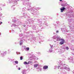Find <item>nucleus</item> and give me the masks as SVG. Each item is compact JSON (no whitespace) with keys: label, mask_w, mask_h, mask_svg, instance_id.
Masks as SVG:
<instances>
[{"label":"nucleus","mask_w":74,"mask_h":74,"mask_svg":"<svg viewBox=\"0 0 74 74\" xmlns=\"http://www.w3.org/2000/svg\"><path fill=\"white\" fill-rule=\"evenodd\" d=\"M1 23H3L2 22H1Z\"/></svg>","instance_id":"obj_17"},{"label":"nucleus","mask_w":74,"mask_h":74,"mask_svg":"<svg viewBox=\"0 0 74 74\" xmlns=\"http://www.w3.org/2000/svg\"><path fill=\"white\" fill-rule=\"evenodd\" d=\"M48 68V67L47 66H45L43 67V69H44V70H46V69H47V68Z\"/></svg>","instance_id":"obj_2"},{"label":"nucleus","mask_w":74,"mask_h":74,"mask_svg":"<svg viewBox=\"0 0 74 74\" xmlns=\"http://www.w3.org/2000/svg\"><path fill=\"white\" fill-rule=\"evenodd\" d=\"M30 61H29L27 63V64H29V63H30Z\"/></svg>","instance_id":"obj_13"},{"label":"nucleus","mask_w":74,"mask_h":74,"mask_svg":"<svg viewBox=\"0 0 74 74\" xmlns=\"http://www.w3.org/2000/svg\"><path fill=\"white\" fill-rule=\"evenodd\" d=\"M60 1H62V0H60Z\"/></svg>","instance_id":"obj_16"},{"label":"nucleus","mask_w":74,"mask_h":74,"mask_svg":"<svg viewBox=\"0 0 74 74\" xmlns=\"http://www.w3.org/2000/svg\"><path fill=\"white\" fill-rule=\"evenodd\" d=\"M18 70H21V68H18Z\"/></svg>","instance_id":"obj_14"},{"label":"nucleus","mask_w":74,"mask_h":74,"mask_svg":"<svg viewBox=\"0 0 74 74\" xmlns=\"http://www.w3.org/2000/svg\"><path fill=\"white\" fill-rule=\"evenodd\" d=\"M22 59H23V57L21 56L20 57V60H22Z\"/></svg>","instance_id":"obj_12"},{"label":"nucleus","mask_w":74,"mask_h":74,"mask_svg":"<svg viewBox=\"0 0 74 74\" xmlns=\"http://www.w3.org/2000/svg\"><path fill=\"white\" fill-rule=\"evenodd\" d=\"M22 44H23V42H20V45H22Z\"/></svg>","instance_id":"obj_9"},{"label":"nucleus","mask_w":74,"mask_h":74,"mask_svg":"<svg viewBox=\"0 0 74 74\" xmlns=\"http://www.w3.org/2000/svg\"><path fill=\"white\" fill-rule=\"evenodd\" d=\"M57 41H59V40H60V37H59V36H57Z\"/></svg>","instance_id":"obj_3"},{"label":"nucleus","mask_w":74,"mask_h":74,"mask_svg":"<svg viewBox=\"0 0 74 74\" xmlns=\"http://www.w3.org/2000/svg\"><path fill=\"white\" fill-rule=\"evenodd\" d=\"M64 44V42L61 41L60 42V45H62V44Z\"/></svg>","instance_id":"obj_4"},{"label":"nucleus","mask_w":74,"mask_h":74,"mask_svg":"<svg viewBox=\"0 0 74 74\" xmlns=\"http://www.w3.org/2000/svg\"><path fill=\"white\" fill-rule=\"evenodd\" d=\"M60 10H61V12H63V11L65 10V8L62 7V8L60 9Z\"/></svg>","instance_id":"obj_1"},{"label":"nucleus","mask_w":74,"mask_h":74,"mask_svg":"<svg viewBox=\"0 0 74 74\" xmlns=\"http://www.w3.org/2000/svg\"><path fill=\"white\" fill-rule=\"evenodd\" d=\"M66 49H67V50H68V49H69V47H66Z\"/></svg>","instance_id":"obj_11"},{"label":"nucleus","mask_w":74,"mask_h":74,"mask_svg":"<svg viewBox=\"0 0 74 74\" xmlns=\"http://www.w3.org/2000/svg\"><path fill=\"white\" fill-rule=\"evenodd\" d=\"M60 40H61V41H62L63 42H64L65 41V40H64V39H61Z\"/></svg>","instance_id":"obj_8"},{"label":"nucleus","mask_w":74,"mask_h":74,"mask_svg":"<svg viewBox=\"0 0 74 74\" xmlns=\"http://www.w3.org/2000/svg\"><path fill=\"white\" fill-rule=\"evenodd\" d=\"M58 32H59V31H56V33H58Z\"/></svg>","instance_id":"obj_15"},{"label":"nucleus","mask_w":74,"mask_h":74,"mask_svg":"<svg viewBox=\"0 0 74 74\" xmlns=\"http://www.w3.org/2000/svg\"><path fill=\"white\" fill-rule=\"evenodd\" d=\"M26 50H27V51H29V47H27L26 48Z\"/></svg>","instance_id":"obj_10"},{"label":"nucleus","mask_w":74,"mask_h":74,"mask_svg":"<svg viewBox=\"0 0 74 74\" xmlns=\"http://www.w3.org/2000/svg\"><path fill=\"white\" fill-rule=\"evenodd\" d=\"M38 64H36L34 65V67H37V66H38Z\"/></svg>","instance_id":"obj_5"},{"label":"nucleus","mask_w":74,"mask_h":74,"mask_svg":"<svg viewBox=\"0 0 74 74\" xmlns=\"http://www.w3.org/2000/svg\"><path fill=\"white\" fill-rule=\"evenodd\" d=\"M24 64H27V63L26 62H24Z\"/></svg>","instance_id":"obj_6"},{"label":"nucleus","mask_w":74,"mask_h":74,"mask_svg":"<svg viewBox=\"0 0 74 74\" xmlns=\"http://www.w3.org/2000/svg\"><path fill=\"white\" fill-rule=\"evenodd\" d=\"M20 42H21V41H20Z\"/></svg>","instance_id":"obj_18"},{"label":"nucleus","mask_w":74,"mask_h":74,"mask_svg":"<svg viewBox=\"0 0 74 74\" xmlns=\"http://www.w3.org/2000/svg\"><path fill=\"white\" fill-rule=\"evenodd\" d=\"M15 63H16V64H18V61H16L14 62Z\"/></svg>","instance_id":"obj_7"}]
</instances>
